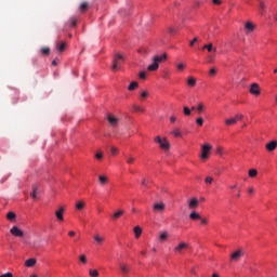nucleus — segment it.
Returning <instances> with one entry per match:
<instances>
[{
	"instance_id": "obj_1",
	"label": "nucleus",
	"mask_w": 277,
	"mask_h": 277,
	"mask_svg": "<svg viewBox=\"0 0 277 277\" xmlns=\"http://www.w3.org/2000/svg\"><path fill=\"white\" fill-rule=\"evenodd\" d=\"M166 60H168V54L163 53L162 55H156L153 58V63L150 65H148L147 70H149L150 72H155V70H159V64L166 62Z\"/></svg>"
},
{
	"instance_id": "obj_2",
	"label": "nucleus",
	"mask_w": 277,
	"mask_h": 277,
	"mask_svg": "<svg viewBox=\"0 0 277 277\" xmlns=\"http://www.w3.org/2000/svg\"><path fill=\"white\" fill-rule=\"evenodd\" d=\"M122 64H124V56H122V54H117L113 60L111 70H120V68H122Z\"/></svg>"
},
{
	"instance_id": "obj_3",
	"label": "nucleus",
	"mask_w": 277,
	"mask_h": 277,
	"mask_svg": "<svg viewBox=\"0 0 277 277\" xmlns=\"http://www.w3.org/2000/svg\"><path fill=\"white\" fill-rule=\"evenodd\" d=\"M213 149V146H211V144L206 143L201 146V155H200V159H202L203 161H207V159H209V155H211V150Z\"/></svg>"
},
{
	"instance_id": "obj_4",
	"label": "nucleus",
	"mask_w": 277,
	"mask_h": 277,
	"mask_svg": "<svg viewBox=\"0 0 277 277\" xmlns=\"http://www.w3.org/2000/svg\"><path fill=\"white\" fill-rule=\"evenodd\" d=\"M243 254H246V251L243 249H238L230 254V261L237 263L238 261H241Z\"/></svg>"
},
{
	"instance_id": "obj_5",
	"label": "nucleus",
	"mask_w": 277,
	"mask_h": 277,
	"mask_svg": "<svg viewBox=\"0 0 277 277\" xmlns=\"http://www.w3.org/2000/svg\"><path fill=\"white\" fill-rule=\"evenodd\" d=\"M154 213H163L166 211V203L163 202H156L153 206Z\"/></svg>"
},
{
	"instance_id": "obj_6",
	"label": "nucleus",
	"mask_w": 277,
	"mask_h": 277,
	"mask_svg": "<svg viewBox=\"0 0 277 277\" xmlns=\"http://www.w3.org/2000/svg\"><path fill=\"white\" fill-rule=\"evenodd\" d=\"M250 94H253V96H260L261 95V87H259V83L254 82L251 84Z\"/></svg>"
},
{
	"instance_id": "obj_7",
	"label": "nucleus",
	"mask_w": 277,
	"mask_h": 277,
	"mask_svg": "<svg viewBox=\"0 0 277 277\" xmlns=\"http://www.w3.org/2000/svg\"><path fill=\"white\" fill-rule=\"evenodd\" d=\"M11 235H13V237H25V233H23V230L21 228H18V226H13L10 229Z\"/></svg>"
},
{
	"instance_id": "obj_8",
	"label": "nucleus",
	"mask_w": 277,
	"mask_h": 277,
	"mask_svg": "<svg viewBox=\"0 0 277 277\" xmlns=\"http://www.w3.org/2000/svg\"><path fill=\"white\" fill-rule=\"evenodd\" d=\"M187 248H189V245H187L186 242H180L179 246L174 248V252L181 254V252H183V250H187Z\"/></svg>"
},
{
	"instance_id": "obj_9",
	"label": "nucleus",
	"mask_w": 277,
	"mask_h": 277,
	"mask_svg": "<svg viewBox=\"0 0 277 277\" xmlns=\"http://www.w3.org/2000/svg\"><path fill=\"white\" fill-rule=\"evenodd\" d=\"M198 205H200V202L197 198H192L190 200H188V209H198Z\"/></svg>"
},
{
	"instance_id": "obj_10",
	"label": "nucleus",
	"mask_w": 277,
	"mask_h": 277,
	"mask_svg": "<svg viewBox=\"0 0 277 277\" xmlns=\"http://www.w3.org/2000/svg\"><path fill=\"white\" fill-rule=\"evenodd\" d=\"M107 120H108V122H109V124H110L111 127H116V126L118 124V122H120V119H118V118H117L116 116H114V115H108Z\"/></svg>"
},
{
	"instance_id": "obj_11",
	"label": "nucleus",
	"mask_w": 277,
	"mask_h": 277,
	"mask_svg": "<svg viewBox=\"0 0 277 277\" xmlns=\"http://www.w3.org/2000/svg\"><path fill=\"white\" fill-rule=\"evenodd\" d=\"M55 47L58 53H64V51H66V41H62V42L58 41L55 43Z\"/></svg>"
},
{
	"instance_id": "obj_12",
	"label": "nucleus",
	"mask_w": 277,
	"mask_h": 277,
	"mask_svg": "<svg viewBox=\"0 0 277 277\" xmlns=\"http://www.w3.org/2000/svg\"><path fill=\"white\" fill-rule=\"evenodd\" d=\"M64 207H61L58 210L55 211V215L58 220V222H64Z\"/></svg>"
},
{
	"instance_id": "obj_13",
	"label": "nucleus",
	"mask_w": 277,
	"mask_h": 277,
	"mask_svg": "<svg viewBox=\"0 0 277 277\" xmlns=\"http://www.w3.org/2000/svg\"><path fill=\"white\" fill-rule=\"evenodd\" d=\"M276 148H277L276 141H272L271 143L266 144V150H268V153H274V150H276Z\"/></svg>"
},
{
	"instance_id": "obj_14",
	"label": "nucleus",
	"mask_w": 277,
	"mask_h": 277,
	"mask_svg": "<svg viewBox=\"0 0 277 277\" xmlns=\"http://www.w3.org/2000/svg\"><path fill=\"white\" fill-rule=\"evenodd\" d=\"M98 183L100 185H107V183H109V177L105 174H101L98 175Z\"/></svg>"
},
{
	"instance_id": "obj_15",
	"label": "nucleus",
	"mask_w": 277,
	"mask_h": 277,
	"mask_svg": "<svg viewBox=\"0 0 277 277\" xmlns=\"http://www.w3.org/2000/svg\"><path fill=\"white\" fill-rule=\"evenodd\" d=\"M208 50V53H217V48L213 47V43L203 45V50Z\"/></svg>"
},
{
	"instance_id": "obj_16",
	"label": "nucleus",
	"mask_w": 277,
	"mask_h": 277,
	"mask_svg": "<svg viewBox=\"0 0 277 277\" xmlns=\"http://www.w3.org/2000/svg\"><path fill=\"white\" fill-rule=\"evenodd\" d=\"M160 148H162V150H170V142H168V138H162Z\"/></svg>"
},
{
	"instance_id": "obj_17",
	"label": "nucleus",
	"mask_w": 277,
	"mask_h": 277,
	"mask_svg": "<svg viewBox=\"0 0 277 277\" xmlns=\"http://www.w3.org/2000/svg\"><path fill=\"white\" fill-rule=\"evenodd\" d=\"M79 10L83 14L90 10V4L88 2H82L79 6Z\"/></svg>"
},
{
	"instance_id": "obj_18",
	"label": "nucleus",
	"mask_w": 277,
	"mask_h": 277,
	"mask_svg": "<svg viewBox=\"0 0 277 277\" xmlns=\"http://www.w3.org/2000/svg\"><path fill=\"white\" fill-rule=\"evenodd\" d=\"M134 235H135L136 239H140V237H142V227L135 226L134 227Z\"/></svg>"
},
{
	"instance_id": "obj_19",
	"label": "nucleus",
	"mask_w": 277,
	"mask_h": 277,
	"mask_svg": "<svg viewBox=\"0 0 277 277\" xmlns=\"http://www.w3.org/2000/svg\"><path fill=\"white\" fill-rule=\"evenodd\" d=\"M132 109H133L134 111L141 113V114H144V111H145V109H144L142 106L137 105V104H133V105H132Z\"/></svg>"
},
{
	"instance_id": "obj_20",
	"label": "nucleus",
	"mask_w": 277,
	"mask_h": 277,
	"mask_svg": "<svg viewBox=\"0 0 277 277\" xmlns=\"http://www.w3.org/2000/svg\"><path fill=\"white\" fill-rule=\"evenodd\" d=\"M41 55H51V48L44 47L40 49Z\"/></svg>"
},
{
	"instance_id": "obj_21",
	"label": "nucleus",
	"mask_w": 277,
	"mask_h": 277,
	"mask_svg": "<svg viewBox=\"0 0 277 277\" xmlns=\"http://www.w3.org/2000/svg\"><path fill=\"white\" fill-rule=\"evenodd\" d=\"M122 215H124V210H118L114 213L113 220H118L119 217H122Z\"/></svg>"
},
{
	"instance_id": "obj_22",
	"label": "nucleus",
	"mask_w": 277,
	"mask_h": 277,
	"mask_svg": "<svg viewBox=\"0 0 277 277\" xmlns=\"http://www.w3.org/2000/svg\"><path fill=\"white\" fill-rule=\"evenodd\" d=\"M225 124H226L227 127H233V124H237V119H235V117H234V118L226 119V120H225Z\"/></svg>"
},
{
	"instance_id": "obj_23",
	"label": "nucleus",
	"mask_w": 277,
	"mask_h": 277,
	"mask_svg": "<svg viewBox=\"0 0 277 277\" xmlns=\"http://www.w3.org/2000/svg\"><path fill=\"white\" fill-rule=\"evenodd\" d=\"M187 85H188L189 88H194V87L196 85V78H194V77H188V79H187Z\"/></svg>"
},
{
	"instance_id": "obj_24",
	"label": "nucleus",
	"mask_w": 277,
	"mask_h": 277,
	"mask_svg": "<svg viewBox=\"0 0 277 277\" xmlns=\"http://www.w3.org/2000/svg\"><path fill=\"white\" fill-rule=\"evenodd\" d=\"M77 211H82V209H85V201H78L76 203Z\"/></svg>"
},
{
	"instance_id": "obj_25",
	"label": "nucleus",
	"mask_w": 277,
	"mask_h": 277,
	"mask_svg": "<svg viewBox=\"0 0 277 277\" xmlns=\"http://www.w3.org/2000/svg\"><path fill=\"white\" fill-rule=\"evenodd\" d=\"M31 198H34V200H38V187L37 186H32V193L30 194Z\"/></svg>"
},
{
	"instance_id": "obj_26",
	"label": "nucleus",
	"mask_w": 277,
	"mask_h": 277,
	"mask_svg": "<svg viewBox=\"0 0 277 277\" xmlns=\"http://www.w3.org/2000/svg\"><path fill=\"white\" fill-rule=\"evenodd\" d=\"M26 267H34V265H36V259H28L25 262Z\"/></svg>"
},
{
	"instance_id": "obj_27",
	"label": "nucleus",
	"mask_w": 277,
	"mask_h": 277,
	"mask_svg": "<svg viewBox=\"0 0 277 277\" xmlns=\"http://www.w3.org/2000/svg\"><path fill=\"white\" fill-rule=\"evenodd\" d=\"M6 220H9L10 222H14L16 220V213L14 212H9L6 214Z\"/></svg>"
},
{
	"instance_id": "obj_28",
	"label": "nucleus",
	"mask_w": 277,
	"mask_h": 277,
	"mask_svg": "<svg viewBox=\"0 0 277 277\" xmlns=\"http://www.w3.org/2000/svg\"><path fill=\"white\" fill-rule=\"evenodd\" d=\"M189 217H190L192 220H201L200 214H199L198 212H196V211H193V212L189 214Z\"/></svg>"
},
{
	"instance_id": "obj_29",
	"label": "nucleus",
	"mask_w": 277,
	"mask_h": 277,
	"mask_svg": "<svg viewBox=\"0 0 277 277\" xmlns=\"http://www.w3.org/2000/svg\"><path fill=\"white\" fill-rule=\"evenodd\" d=\"M126 162L129 164V166H131V164H133L134 162H135V157H133V156H126Z\"/></svg>"
},
{
	"instance_id": "obj_30",
	"label": "nucleus",
	"mask_w": 277,
	"mask_h": 277,
	"mask_svg": "<svg viewBox=\"0 0 277 277\" xmlns=\"http://www.w3.org/2000/svg\"><path fill=\"white\" fill-rule=\"evenodd\" d=\"M168 237H170V235L168 234V232H162L159 236L160 241H168Z\"/></svg>"
},
{
	"instance_id": "obj_31",
	"label": "nucleus",
	"mask_w": 277,
	"mask_h": 277,
	"mask_svg": "<svg viewBox=\"0 0 277 277\" xmlns=\"http://www.w3.org/2000/svg\"><path fill=\"white\" fill-rule=\"evenodd\" d=\"M171 135H174V137H183V134H181V130L179 128H175L172 132Z\"/></svg>"
},
{
	"instance_id": "obj_32",
	"label": "nucleus",
	"mask_w": 277,
	"mask_h": 277,
	"mask_svg": "<svg viewBox=\"0 0 277 277\" xmlns=\"http://www.w3.org/2000/svg\"><path fill=\"white\" fill-rule=\"evenodd\" d=\"M245 29H247V31H254V24H252L251 22H248L245 25Z\"/></svg>"
},
{
	"instance_id": "obj_33",
	"label": "nucleus",
	"mask_w": 277,
	"mask_h": 277,
	"mask_svg": "<svg viewBox=\"0 0 277 277\" xmlns=\"http://www.w3.org/2000/svg\"><path fill=\"white\" fill-rule=\"evenodd\" d=\"M122 274H129V266L127 264H119Z\"/></svg>"
},
{
	"instance_id": "obj_34",
	"label": "nucleus",
	"mask_w": 277,
	"mask_h": 277,
	"mask_svg": "<svg viewBox=\"0 0 277 277\" xmlns=\"http://www.w3.org/2000/svg\"><path fill=\"white\" fill-rule=\"evenodd\" d=\"M140 84L135 81L131 82L130 85L128 87V90L130 92H133V90H136V88L138 87Z\"/></svg>"
},
{
	"instance_id": "obj_35",
	"label": "nucleus",
	"mask_w": 277,
	"mask_h": 277,
	"mask_svg": "<svg viewBox=\"0 0 277 277\" xmlns=\"http://www.w3.org/2000/svg\"><path fill=\"white\" fill-rule=\"evenodd\" d=\"M70 27H77V17L72 16L69 18Z\"/></svg>"
},
{
	"instance_id": "obj_36",
	"label": "nucleus",
	"mask_w": 277,
	"mask_h": 277,
	"mask_svg": "<svg viewBox=\"0 0 277 277\" xmlns=\"http://www.w3.org/2000/svg\"><path fill=\"white\" fill-rule=\"evenodd\" d=\"M79 261L82 263V265H85L88 263V256H85V254H81L79 256Z\"/></svg>"
},
{
	"instance_id": "obj_37",
	"label": "nucleus",
	"mask_w": 277,
	"mask_h": 277,
	"mask_svg": "<svg viewBox=\"0 0 277 277\" xmlns=\"http://www.w3.org/2000/svg\"><path fill=\"white\" fill-rule=\"evenodd\" d=\"M89 276L98 277V271L97 269H89Z\"/></svg>"
},
{
	"instance_id": "obj_38",
	"label": "nucleus",
	"mask_w": 277,
	"mask_h": 277,
	"mask_svg": "<svg viewBox=\"0 0 277 277\" xmlns=\"http://www.w3.org/2000/svg\"><path fill=\"white\" fill-rule=\"evenodd\" d=\"M94 240L96 241V243H103L105 241V238L101 237L100 235H95Z\"/></svg>"
},
{
	"instance_id": "obj_39",
	"label": "nucleus",
	"mask_w": 277,
	"mask_h": 277,
	"mask_svg": "<svg viewBox=\"0 0 277 277\" xmlns=\"http://www.w3.org/2000/svg\"><path fill=\"white\" fill-rule=\"evenodd\" d=\"M256 174H259V172L256 171V169H250L249 170V176L251 179H254V176H256Z\"/></svg>"
},
{
	"instance_id": "obj_40",
	"label": "nucleus",
	"mask_w": 277,
	"mask_h": 277,
	"mask_svg": "<svg viewBox=\"0 0 277 277\" xmlns=\"http://www.w3.org/2000/svg\"><path fill=\"white\" fill-rule=\"evenodd\" d=\"M197 111H198V114H202V111H205V104L199 103L197 105Z\"/></svg>"
},
{
	"instance_id": "obj_41",
	"label": "nucleus",
	"mask_w": 277,
	"mask_h": 277,
	"mask_svg": "<svg viewBox=\"0 0 277 277\" xmlns=\"http://www.w3.org/2000/svg\"><path fill=\"white\" fill-rule=\"evenodd\" d=\"M260 10L261 14H265V2H263L262 0H260Z\"/></svg>"
},
{
	"instance_id": "obj_42",
	"label": "nucleus",
	"mask_w": 277,
	"mask_h": 277,
	"mask_svg": "<svg viewBox=\"0 0 277 277\" xmlns=\"http://www.w3.org/2000/svg\"><path fill=\"white\" fill-rule=\"evenodd\" d=\"M209 74H210V77H215V75H217V68L215 67L211 68Z\"/></svg>"
},
{
	"instance_id": "obj_43",
	"label": "nucleus",
	"mask_w": 277,
	"mask_h": 277,
	"mask_svg": "<svg viewBox=\"0 0 277 277\" xmlns=\"http://www.w3.org/2000/svg\"><path fill=\"white\" fill-rule=\"evenodd\" d=\"M184 115L192 116V109H189L187 106H184Z\"/></svg>"
},
{
	"instance_id": "obj_44",
	"label": "nucleus",
	"mask_w": 277,
	"mask_h": 277,
	"mask_svg": "<svg viewBox=\"0 0 277 277\" xmlns=\"http://www.w3.org/2000/svg\"><path fill=\"white\" fill-rule=\"evenodd\" d=\"M196 122L199 127H202V124H205V119H202V117H199L196 119Z\"/></svg>"
},
{
	"instance_id": "obj_45",
	"label": "nucleus",
	"mask_w": 277,
	"mask_h": 277,
	"mask_svg": "<svg viewBox=\"0 0 277 277\" xmlns=\"http://www.w3.org/2000/svg\"><path fill=\"white\" fill-rule=\"evenodd\" d=\"M212 183H213V177H211V176L206 177L207 185H211Z\"/></svg>"
},
{
	"instance_id": "obj_46",
	"label": "nucleus",
	"mask_w": 277,
	"mask_h": 277,
	"mask_svg": "<svg viewBox=\"0 0 277 277\" xmlns=\"http://www.w3.org/2000/svg\"><path fill=\"white\" fill-rule=\"evenodd\" d=\"M185 68H186V65L183 64V63H180V64L177 65V70H185Z\"/></svg>"
},
{
	"instance_id": "obj_47",
	"label": "nucleus",
	"mask_w": 277,
	"mask_h": 277,
	"mask_svg": "<svg viewBox=\"0 0 277 277\" xmlns=\"http://www.w3.org/2000/svg\"><path fill=\"white\" fill-rule=\"evenodd\" d=\"M208 62H209V64H213V62H215V56L209 55L208 56Z\"/></svg>"
},
{
	"instance_id": "obj_48",
	"label": "nucleus",
	"mask_w": 277,
	"mask_h": 277,
	"mask_svg": "<svg viewBox=\"0 0 277 277\" xmlns=\"http://www.w3.org/2000/svg\"><path fill=\"white\" fill-rule=\"evenodd\" d=\"M110 153H111V155H117L118 154V147H111L110 148Z\"/></svg>"
},
{
	"instance_id": "obj_49",
	"label": "nucleus",
	"mask_w": 277,
	"mask_h": 277,
	"mask_svg": "<svg viewBox=\"0 0 277 277\" xmlns=\"http://www.w3.org/2000/svg\"><path fill=\"white\" fill-rule=\"evenodd\" d=\"M234 118L237 122L238 120H243V115L237 114Z\"/></svg>"
},
{
	"instance_id": "obj_50",
	"label": "nucleus",
	"mask_w": 277,
	"mask_h": 277,
	"mask_svg": "<svg viewBox=\"0 0 277 277\" xmlns=\"http://www.w3.org/2000/svg\"><path fill=\"white\" fill-rule=\"evenodd\" d=\"M196 42H198V37H195L190 42H189V47H194L196 44Z\"/></svg>"
},
{
	"instance_id": "obj_51",
	"label": "nucleus",
	"mask_w": 277,
	"mask_h": 277,
	"mask_svg": "<svg viewBox=\"0 0 277 277\" xmlns=\"http://www.w3.org/2000/svg\"><path fill=\"white\" fill-rule=\"evenodd\" d=\"M138 77H140V79H146V72L145 71H141L138 74Z\"/></svg>"
},
{
	"instance_id": "obj_52",
	"label": "nucleus",
	"mask_w": 277,
	"mask_h": 277,
	"mask_svg": "<svg viewBox=\"0 0 277 277\" xmlns=\"http://www.w3.org/2000/svg\"><path fill=\"white\" fill-rule=\"evenodd\" d=\"M163 140L161 138V136H156L155 137V142L156 144H160Z\"/></svg>"
},
{
	"instance_id": "obj_53",
	"label": "nucleus",
	"mask_w": 277,
	"mask_h": 277,
	"mask_svg": "<svg viewBox=\"0 0 277 277\" xmlns=\"http://www.w3.org/2000/svg\"><path fill=\"white\" fill-rule=\"evenodd\" d=\"M236 198H241V188L236 189Z\"/></svg>"
},
{
	"instance_id": "obj_54",
	"label": "nucleus",
	"mask_w": 277,
	"mask_h": 277,
	"mask_svg": "<svg viewBox=\"0 0 277 277\" xmlns=\"http://www.w3.org/2000/svg\"><path fill=\"white\" fill-rule=\"evenodd\" d=\"M0 277H14L12 273L2 274Z\"/></svg>"
},
{
	"instance_id": "obj_55",
	"label": "nucleus",
	"mask_w": 277,
	"mask_h": 277,
	"mask_svg": "<svg viewBox=\"0 0 277 277\" xmlns=\"http://www.w3.org/2000/svg\"><path fill=\"white\" fill-rule=\"evenodd\" d=\"M146 96H148V91H143V92L141 93V97H142V98H146Z\"/></svg>"
},
{
	"instance_id": "obj_56",
	"label": "nucleus",
	"mask_w": 277,
	"mask_h": 277,
	"mask_svg": "<svg viewBox=\"0 0 277 277\" xmlns=\"http://www.w3.org/2000/svg\"><path fill=\"white\" fill-rule=\"evenodd\" d=\"M201 221V224L205 226L209 224V221L207 219H199Z\"/></svg>"
},
{
	"instance_id": "obj_57",
	"label": "nucleus",
	"mask_w": 277,
	"mask_h": 277,
	"mask_svg": "<svg viewBox=\"0 0 277 277\" xmlns=\"http://www.w3.org/2000/svg\"><path fill=\"white\" fill-rule=\"evenodd\" d=\"M95 159H103V153H97L95 155Z\"/></svg>"
},
{
	"instance_id": "obj_58",
	"label": "nucleus",
	"mask_w": 277,
	"mask_h": 277,
	"mask_svg": "<svg viewBox=\"0 0 277 277\" xmlns=\"http://www.w3.org/2000/svg\"><path fill=\"white\" fill-rule=\"evenodd\" d=\"M228 188L232 189V190H235V189L237 190L238 189L237 184L229 185Z\"/></svg>"
},
{
	"instance_id": "obj_59",
	"label": "nucleus",
	"mask_w": 277,
	"mask_h": 277,
	"mask_svg": "<svg viewBox=\"0 0 277 277\" xmlns=\"http://www.w3.org/2000/svg\"><path fill=\"white\" fill-rule=\"evenodd\" d=\"M138 53H144L145 55H148V50L142 49V50H138Z\"/></svg>"
},
{
	"instance_id": "obj_60",
	"label": "nucleus",
	"mask_w": 277,
	"mask_h": 277,
	"mask_svg": "<svg viewBox=\"0 0 277 277\" xmlns=\"http://www.w3.org/2000/svg\"><path fill=\"white\" fill-rule=\"evenodd\" d=\"M249 269H250L251 274H256V268H254L253 266H250Z\"/></svg>"
},
{
	"instance_id": "obj_61",
	"label": "nucleus",
	"mask_w": 277,
	"mask_h": 277,
	"mask_svg": "<svg viewBox=\"0 0 277 277\" xmlns=\"http://www.w3.org/2000/svg\"><path fill=\"white\" fill-rule=\"evenodd\" d=\"M169 34H171V35L176 34V29H174V28H169Z\"/></svg>"
},
{
	"instance_id": "obj_62",
	"label": "nucleus",
	"mask_w": 277,
	"mask_h": 277,
	"mask_svg": "<svg viewBox=\"0 0 277 277\" xmlns=\"http://www.w3.org/2000/svg\"><path fill=\"white\" fill-rule=\"evenodd\" d=\"M216 153H217V155H222V147H217Z\"/></svg>"
},
{
	"instance_id": "obj_63",
	"label": "nucleus",
	"mask_w": 277,
	"mask_h": 277,
	"mask_svg": "<svg viewBox=\"0 0 277 277\" xmlns=\"http://www.w3.org/2000/svg\"><path fill=\"white\" fill-rule=\"evenodd\" d=\"M75 235H76V233L72 232V230H70V232L68 233V236H69V237H75Z\"/></svg>"
},
{
	"instance_id": "obj_64",
	"label": "nucleus",
	"mask_w": 277,
	"mask_h": 277,
	"mask_svg": "<svg viewBox=\"0 0 277 277\" xmlns=\"http://www.w3.org/2000/svg\"><path fill=\"white\" fill-rule=\"evenodd\" d=\"M248 192L249 194H254V187H250Z\"/></svg>"
}]
</instances>
